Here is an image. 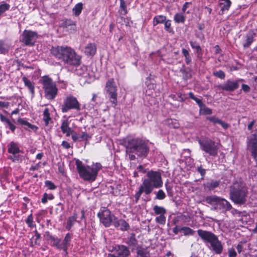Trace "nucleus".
I'll use <instances>...</instances> for the list:
<instances>
[{
	"label": "nucleus",
	"instance_id": "obj_1",
	"mask_svg": "<svg viewBox=\"0 0 257 257\" xmlns=\"http://www.w3.org/2000/svg\"><path fill=\"white\" fill-rule=\"evenodd\" d=\"M123 144L131 160L136 159V155L139 157L146 158L150 150L148 144L139 138L127 137L123 140Z\"/></svg>",
	"mask_w": 257,
	"mask_h": 257
},
{
	"label": "nucleus",
	"instance_id": "obj_2",
	"mask_svg": "<svg viewBox=\"0 0 257 257\" xmlns=\"http://www.w3.org/2000/svg\"><path fill=\"white\" fill-rule=\"evenodd\" d=\"M51 54L58 59L62 60L69 65H78L81 58L75 51L69 47H53L51 49Z\"/></svg>",
	"mask_w": 257,
	"mask_h": 257
},
{
	"label": "nucleus",
	"instance_id": "obj_3",
	"mask_svg": "<svg viewBox=\"0 0 257 257\" xmlns=\"http://www.w3.org/2000/svg\"><path fill=\"white\" fill-rule=\"evenodd\" d=\"M76 169L80 177L84 181L93 182L96 178L98 171L101 169L102 166L99 163L92 164L91 166H84L79 160H76Z\"/></svg>",
	"mask_w": 257,
	"mask_h": 257
},
{
	"label": "nucleus",
	"instance_id": "obj_4",
	"mask_svg": "<svg viewBox=\"0 0 257 257\" xmlns=\"http://www.w3.org/2000/svg\"><path fill=\"white\" fill-rule=\"evenodd\" d=\"M247 195V188L242 183L236 182L230 187V198L235 204H244L246 201Z\"/></svg>",
	"mask_w": 257,
	"mask_h": 257
},
{
	"label": "nucleus",
	"instance_id": "obj_5",
	"mask_svg": "<svg viewBox=\"0 0 257 257\" xmlns=\"http://www.w3.org/2000/svg\"><path fill=\"white\" fill-rule=\"evenodd\" d=\"M198 235L204 241L210 244V249L216 254H221L223 250V245L217 237L210 231L199 229L197 230Z\"/></svg>",
	"mask_w": 257,
	"mask_h": 257
},
{
	"label": "nucleus",
	"instance_id": "obj_6",
	"mask_svg": "<svg viewBox=\"0 0 257 257\" xmlns=\"http://www.w3.org/2000/svg\"><path fill=\"white\" fill-rule=\"evenodd\" d=\"M205 201L212 206L211 210H221L222 212L225 213L232 208L231 205L228 201L216 195L207 196Z\"/></svg>",
	"mask_w": 257,
	"mask_h": 257
},
{
	"label": "nucleus",
	"instance_id": "obj_7",
	"mask_svg": "<svg viewBox=\"0 0 257 257\" xmlns=\"http://www.w3.org/2000/svg\"><path fill=\"white\" fill-rule=\"evenodd\" d=\"M147 178L145 179L142 184L148 187V189L152 192L154 188H160L163 185L161 174L157 171H150L147 173Z\"/></svg>",
	"mask_w": 257,
	"mask_h": 257
},
{
	"label": "nucleus",
	"instance_id": "obj_8",
	"mask_svg": "<svg viewBox=\"0 0 257 257\" xmlns=\"http://www.w3.org/2000/svg\"><path fill=\"white\" fill-rule=\"evenodd\" d=\"M41 82L45 92V96L49 100L54 99L58 93V88L55 82L47 76L42 78Z\"/></svg>",
	"mask_w": 257,
	"mask_h": 257
},
{
	"label": "nucleus",
	"instance_id": "obj_9",
	"mask_svg": "<svg viewBox=\"0 0 257 257\" xmlns=\"http://www.w3.org/2000/svg\"><path fill=\"white\" fill-rule=\"evenodd\" d=\"M198 143L201 150L212 157L218 155L219 144L210 139L198 140Z\"/></svg>",
	"mask_w": 257,
	"mask_h": 257
},
{
	"label": "nucleus",
	"instance_id": "obj_10",
	"mask_svg": "<svg viewBox=\"0 0 257 257\" xmlns=\"http://www.w3.org/2000/svg\"><path fill=\"white\" fill-rule=\"evenodd\" d=\"M105 90L110 102L115 107L117 104V88L113 78L108 79L106 82Z\"/></svg>",
	"mask_w": 257,
	"mask_h": 257
},
{
	"label": "nucleus",
	"instance_id": "obj_11",
	"mask_svg": "<svg viewBox=\"0 0 257 257\" xmlns=\"http://www.w3.org/2000/svg\"><path fill=\"white\" fill-rule=\"evenodd\" d=\"M80 110V104L76 97L69 95L66 97L61 106V111L63 113H66L70 109Z\"/></svg>",
	"mask_w": 257,
	"mask_h": 257
},
{
	"label": "nucleus",
	"instance_id": "obj_12",
	"mask_svg": "<svg viewBox=\"0 0 257 257\" xmlns=\"http://www.w3.org/2000/svg\"><path fill=\"white\" fill-rule=\"evenodd\" d=\"M257 130L247 137L246 145L247 150L251 153V155L257 161Z\"/></svg>",
	"mask_w": 257,
	"mask_h": 257
},
{
	"label": "nucleus",
	"instance_id": "obj_13",
	"mask_svg": "<svg viewBox=\"0 0 257 257\" xmlns=\"http://www.w3.org/2000/svg\"><path fill=\"white\" fill-rule=\"evenodd\" d=\"M38 38L36 32L30 30H25L22 35V42L26 45H33Z\"/></svg>",
	"mask_w": 257,
	"mask_h": 257
},
{
	"label": "nucleus",
	"instance_id": "obj_14",
	"mask_svg": "<svg viewBox=\"0 0 257 257\" xmlns=\"http://www.w3.org/2000/svg\"><path fill=\"white\" fill-rule=\"evenodd\" d=\"M98 216L99 217L100 222L105 227L109 226L111 223H113V220L115 218L108 210H103L101 214L98 213Z\"/></svg>",
	"mask_w": 257,
	"mask_h": 257
},
{
	"label": "nucleus",
	"instance_id": "obj_15",
	"mask_svg": "<svg viewBox=\"0 0 257 257\" xmlns=\"http://www.w3.org/2000/svg\"><path fill=\"white\" fill-rule=\"evenodd\" d=\"M239 80H227L224 84L219 85L218 87L222 90L233 91L239 87Z\"/></svg>",
	"mask_w": 257,
	"mask_h": 257
},
{
	"label": "nucleus",
	"instance_id": "obj_16",
	"mask_svg": "<svg viewBox=\"0 0 257 257\" xmlns=\"http://www.w3.org/2000/svg\"><path fill=\"white\" fill-rule=\"evenodd\" d=\"M45 239L51 245L61 249V239L50 234L49 232L47 231L44 234Z\"/></svg>",
	"mask_w": 257,
	"mask_h": 257
},
{
	"label": "nucleus",
	"instance_id": "obj_17",
	"mask_svg": "<svg viewBox=\"0 0 257 257\" xmlns=\"http://www.w3.org/2000/svg\"><path fill=\"white\" fill-rule=\"evenodd\" d=\"M8 152L9 153L13 155V156H11L9 158L13 162L19 161V157L18 156H16V155L20 152V150L19 149L18 146L16 143L14 142H11L8 145Z\"/></svg>",
	"mask_w": 257,
	"mask_h": 257
},
{
	"label": "nucleus",
	"instance_id": "obj_18",
	"mask_svg": "<svg viewBox=\"0 0 257 257\" xmlns=\"http://www.w3.org/2000/svg\"><path fill=\"white\" fill-rule=\"evenodd\" d=\"M114 253L117 257H128L130 255V251L125 246L123 245H117L114 247Z\"/></svg>",
	"mask_w": 257,
	"mask_h": 257
},
{
	"label": "nucleus",
	"instance_id": "obj_19",
	"mask_svg": "<svg viewBox=\"0 0 257 257\" xmlns=\"http://www.w3.org/2000/svg\"><path fill=\"white\" fill-rule=\"evenodd\" d=\"M113 225L117 228H119L122 231L127 230L130 228V225L123 219H117L115 218L113 220Z\"/></svg>",
	"mask_w": 257,
	"mask_h": 257
},
{
	"label": "nucleus",
	"instance_id": "obj_20",
	"mask_svg": "<svg viewBox=\"0 0 257 257\" xmlns=\"http://www.w3.org/2000/svg\"><path fill=\"white\" fill-rule=\"evenodd\" d=\"M69 121L68 119L63 120L62 121L61 129L63 134H65L67 137H69L72 133L71 128L69 126Z\"/></svg>",
	"mask_w": 257,
	"mask_h": 257
},
{
	"label": "nucleus",
	"instance_id": "obj_21",
	"mask_svg": "<svg viewBox=\"0 0 257 257\" xmlns=\"http://www.w3.org/2000/svg\"><path fill=\"white\" fill-rule=\"evenodd\" d=\"M96 52V46L94 43L88 44L84 49L85 54L88 56H93Z\"/></svg>",
	"mask_w": 257,
	"mask_h": 257
},
{
	"label": "nucleus",
	"instance_id": "obj_22",
	"mask_svg": "<svg viewBox=\"0 0 257 257\" xmlns=\"http://www.w3.org/2000/svg\"><path fill=\"white\" fill-rule=\"evenodd\" d=\"M71 135L72 139L74 142L87 141L89 138V135L85 132H82L81 134L72 133Z\"/></svg>",
	"mask_w": 257,
	"mask_h": 257
},
{
	"label": "nucleus",
	"instance_id": "obj_23",
	"mask_svg": "<svg viewBox=\"0 0 257 257\" xmlns=\"http://www.w3.org/2000/svg\"><path fill=\"white\" fill-rule=\"evenodd\" d=\"M147 186H146L144 184H141L140 187L139 191L135 194V202L137 203L138 200L140 199V197L143 193H145L146 194L148 195L150 194L151 192H150V190L148 189Z\"/></svg>",
	"mask_w": 257,
	"mask_h": 257
},
{
	"label": "nucleus",
	"instance_id": "obj_24",
	"mask_svg": "<svg viewBox=\"0 0 257 257\" xmlns=\"http://www.w3.org/2000/svg\"><path fill=\"white\" fill-rule=\"evenodd\" d=\"M79 65H77V67L75 70L76 74L84 78L89 77V74L87 72V67L85 66H80Z\"/></svg>",
	"mask_w": 257,
	"mask_h": 257
},
{
	"label": "nucleus",
	"instance_id": "obj_25",
	"mask_svg": "<svg viewBox=\"0 0 257 257\" xmlns=\"http://www.w3.org/2000/svg\"><path fill=\"white\" fill-rule=\"evenodd\" d=\"M207 119L213 123L214 124H219L222 126L223 128L225 129L227 128L229 126L228 124L227 123L223 121L222 120L219 119V118L214 116H208L207 117Z\"/></svg>",
	"mask_w": 257,
	"mask_h": 257
},
{
	"label": "nucleus",
	"instance_id": "obj_26",
	"mask_svg": "<svg viewBox=\"0 0 257 257\" xmlns=\"http://www.w3.org/2000/svg\"><path fill=\"white\" fill-rule=\"evenodd\" d=\"M71 239V236L69 233H67L64 240L62 241L61 240V249H62L66 250L68 246L69 245Z\"/></svg>",
	"mask_w": 257,
	"mask_h": 257
},
{
	"label": "nucleus",
	"instance_id": "obj_27",
	"mask_svg": "<svg viewBox=\"0 0 257 257\" xmlns=\"http://www.w3.org/2000/svg\"><path fill=\"white\" fill-rule=\"evenodd\" d=\"M77 218V215L76 213H74L73 215L70 216L68 218L67 221V225L66 226V228L68 230H70L71 228L73 226V225L76 222V219Z\"/></svg>",
	"mask_w": 257,
	"mask_h": 257
},
{
	"label": "nucleus",
	"instance_id": "obj_28",
	"mask_svg": "<svg viewBox=\"0 0 257 257\" xmlns=\"http://www.w3.org/2000/svg\"><path fill=\"white\" fill-rule=\"evenodd\" d=\"M22 80L25 85L29 88L31 93L33 94L35 92V87L33 83L25 76L22 78Z\"/></svg>",
	"mask_w": 257,
	"mask_h": 257
},
{
	"label": "nucleus",
	"instance_id": "obj_29",
	"mask_svg": "<svg viewBox=\"0 0 257 257\" xmlns=\"http://www.w3.org/2000/svg\"><path fill=\"white\" fill-rule=\"evenodd\" d=\"M219 184V181L211 180L207 182L204 184V187L209 190H212L218 186Z\"/></svg>",
	"mask_w": 257,
	"mask_h": 257
},
{
	"label": "nucleus",
	"instance_id": "obj_30",
	"mask_svg": "<svg viewBox=\"0 0 257 257\" xmlns=\"http://www.w3.org/2000/svg\"><path fill=\"white\" fill-rule=\"evenodd\" d=\"M166 123L171 128H178L180 126L179 121L176 119H167Z\"/></svg>",
	"mask_w": 257,
	"mask_h": 257
},
{
	"label": "nucleus",
	"instance_id": "obj_31",
	"mask_svg": "<svg viewBox=\"0 0 257 257\" xmlns=\"http://www.w3.org/2000/svg\"><path fill=\"white\" fill-rule=\"evenodd\" d=\"M43 119L45 122V125H48L50 122L52 120L51 117H50V114L49 112V109L48 108H46L43 113Z\"/></svg>",
	"mask_w": 257,
	"mask_h": 257
},
{
	"label": "nucleus",
	"instance_id": "obj_32",
	"mask_svg": "<svg viewBox=\"0 0 257 257\" xmlns=\"http://www.w3.org/2000/svg\"><path fill=\"white\" fill-rule=\"evenodd\" d=\"M166 17L163 15H159L155 17L153 20V26H155L159 24L164 23Z\"/></svg>",
	"mask_w": 257,
	"mask_h": 257
},
{
	"label": "nucleus",
	"instance_id": "obj_33",
	"mask_svg": "<svg viewBox=\"0 0 257 257\" xmlns=\"http://www.w3.org/2000/svg\"><path fill=\"white\" fill-rule=\"evenodd\" d=\"M230 5V0H220L219 6L222 12L225 10H228Z\"/></svg>",
	"mask_w": 257,
	"mask_h": 257
},
{
	"label": "nucleus",
	"instance_id": "obj_34",
	"mask_svg": "<svg viewBox=\"0 0 257 257\" xmlns=\"http://www.w3.org/2000/svg\"><path fill=\"white\" fill-rule=\"evenodd\" d=\"M153 210L154 211L155 214L158 216L165 215L166 213V210L164 207L159 206L157 205L154 206Z\"/></svg>",
	"mask_w": 257,
	"mask_h": 257
},
{
	"label": "nucleus",
	"instance_id": "obj_35",
	"mask_svg": "<svg viewBox=\"0 0 257 257\" xmlns=\"http://www.w3.org/2000/svg\"><path fill=\"white\" fill-rule=\"evenodd\" d=\"M83 9V4L81 3H79L75 5L73 9V14L76 16H79L81 13Z\"/></svg>",
	"mask_w": 257,
	"mask_h": 257
},
{
	"label": "nucleus",
	"instance_id": "obj_36",
	"mask_svg": "<svg viewBox=\"0 0 257 257\" xmlns=\"http://www.w3.org/2000/svg\"><path fill=\"white\" fill-rule=\"evenodd\" d=\"M174 20L177 23H183L185 20V16L183 13H177L174 16Z\"/></svg>",
	"mask_w": 257,
	"mask_h": 257
},
{
	"label": "nucleus",
	"instance_id": "obj_37",
	"mask_svg": "<svg viewBox=\"0 0 257 257\" xmlns=\"http://www.w3.org/2000/svg\"><path fill=\"white\" fill-rule=\"evenodd\" d=\"M10 8V5L9 4L3 2L0 5V16Z\"/></svg>",
	"mask_w": 257,
	"mask_h": 257
},
{
	"label": "nucleus",
	"instance_id": "obj_38",
	"mask_svg": "<svg viewBox=\"0 0 257 257\" xmlns=\"http://www.w3.org/2000/svg\"><path fill=\"white\" fill-rule=\"evenodd\" d=\"M137 254L139 257H150L149 253L145 248H140L138 249Z\"/></svg>",
	"mask_w": 257,
	"mask_h": 257
},
{
	"label": "nucleus",
	"instance_id": "obj_39",
	"mask_svg": "<svg viewBox=\"0 0 257 257\" xmlns=\"http://www.w3.org/2000/svg\"><path fill=\"white\" fill-rule=\"evenodd\" d=\"M10 46L9 45L3 41H0V53L2 54H5L7 53L9 49Z\"/></svg>",
	"mask_w": 257,
	"mask_h": 257
},
{
	"label": "nucleus",
	"instance_id": "obj_40",
	"mask_svg": "<svg viewBox=\"0 0 257 257\" xmlns=\"http://www.w3.org/2000/svg\"><path fill=\"white\" fill-rule=\"evenodd\" d=\"M119 12L121 15H125L127 13L126 6L124 0H120Z\"/></svg>",
	"mask_w": 257,
	"mask_h": 257
},
{
	"label": "nucleus",
	"instance_id": "obj_41",
	"mask_svg": "<svg viewBox=\"0 0 257 257\" xmlns=\"http://www.w3.org/2000/svg\"><path fill=\"white\" fill-rule=\"evenodd\" d=\"M200 112L203 114H210L212 113V110L203 104L200 107Z\"/></svg>",
	"mask_w": 257,
	"mask_h": 257
},
{
	"label": "nucleus",
	"instance_id": "obj_42",
	"mask_svg": "<svg viewBox=\"0 0 257 257\" xmlns=\"http://www.w3.org/2000/svg\"><path fill=\"white\" fill-rule=\"evenodd\" d=\"M155 221L159 224L164 225L166 223V217L165 215H158L156 217Z\"/></svg>",
	"mask_w": 257,
	"mask_h": 257
},
{
	"label": "nucleus",
	"instance_id": "obj_43",
	"mask_svg": "<svg viewBox=\"0 0 257 257\" xmlns=\"http://www.w3.org/2000/svg\"><path fill=\"white\" fill-rule=\"evenodd\" d=\"M127 243L130 245L136 246L137 244V241L135 237V234H132L128 238Z\"/></svg>",
	"mask_w": 257,
	"mask_h": 257
},
{
	"label": "nucleus",
	"instance_id": "obj_44",
	"mask_svg": "<svg viewBox=\"0 0 257 257\" xmlns=\"http://www.w3.org/2000/svg\"><path fill=\"white\" fill-rule=\"evenodd\" d=\"M54 198V196L52 194H48L46 193H45L43 194V197L42 198V202L44 204H45L47 202L48 199L52 200Z\"/></svg>",
	"mask_w": 257,
	"mask_h": 257
},
{
	"label": "nucleus",
	"instance_id": "obj_45",
	"mask_svg": "<svg viewBox=\"0 0 257 257\" xmlns=\"http://www.w3.org/2000/svg\"><path fill=\"white\" fill-rule=\"evenodd\" d=\"M181 230L185 235H193L194 232L193 230L188 227H184L182 228Z\"/></svg>",
	"mask_w": 257,
	"mask_h": 257
},
{
	"label": "nucleus",
	"instance_id": "obj_46",
	"mask_svg": "<svg viewBox=\"0 0 257 257\" xmlns=\"http://www.w3.org/2000/svg\"><path fill=\"white\" fill-rule=\"evenodd\" d=\"M166 197V195L162 190H159L157 194L156 198L159 200H163Z\"/></svg>",
	"mask_w": 257,
	"mask_h": 257
},
{
	"label": "nucleus",
	"instance_id": "obj_47",
	"mask_svg": "<svg viewBox=\"0 0 257 257\" xmlns=\"http://www.w3.org/2000/svg\"><path fill=\"white\" fill-rule=\"evenodd\" d=\"M191 5L192 3L190 2L185 3L182 7V12L184 13H186L187 14H189L190 11L188 9Z\"/></svg>",
	"mask_w": 257,
	"mask_h": 257
},
{
	"label": "nucleus",
	"instance_id": "obj_48",
	"mask_svg": "<svg viewBox=\"0 0 257 257\" xmlns=\"http://www.w3.org/2000/svg\"><path fill=\"white\" fill-rule=\"evenodd\" d=\"M45 186L50 190H54L56 188V186L55 184L50 181H46L45 182Z\"/></svg>",
	"mask_w": 257,
	"mask_h": 257
},
{
	"label": "nucleus",
	"instance_id": "obj_49",
	"mask_svg": "<svg viewBox=\"0 0 257 257\" xmlns=\"http://www.w3.org/2000/svg\"><path fill=\"white\" fill-rule=\"evenodd\" d=\"M253 42V38L250 36L247 37L245 42L243 44V47L244 48H248Z\"/></svg>",
	"mask_w": 257,
	"mask_h": 257
},
{
	"label": "nucleus",
	"instance_id": "obj_50",
	"mask_svg": "<svg viewBox=\"0 0 257 257\" xmlns=\"http://www.w3.org/2000/svg\"><path fill=\"white\" fill-rule=\"evenodd\" d=\"M165 25V30L169 32H171L172 31V29L171 28V21L170 20H165V22H164Z\"/></svg>",
	"mask_w": 257,
	"mask_h": 257
},
{
	"label": "nucleus",
	"instance_id": "obj_51",
	"mask_svg": "<svg viewBox=\"0 0 257 257\" xmlns=\"http://www.w3.org/2000/svg\"><path fill=\"white\" fill-rule=\"evenodd\" d=\"M190 45L193 49H196L197 52H199V51H201V48H200V46L195 42L191 41Z\"/></svg>",
	"mask_w": 257,
	"mask_h": 257
},
{
	"label": "nucleus",
	"instance_id": "obj_52",
	"mask_svg": "<svg viewBox=\"0 0 257 257\" xmlns=\"http://www.w3.org/2000/svg\"><path fill=\"white\" fill-rule=\"evenodd\" d=\"M214 75L219 78H221V79H224V77H225V74L224 73L221 71V70H219V71H216L214 73Z\"/></svg>",
	"mask_w": 257,
	"mask_h": 257
},
{
	"label": "nucleus",
	"instance_id": "obj_53",
	"mask_svg": "<svg viewBox=\"0 0 257 257\" xmlns=\"http://www.w3.org/2000/svg\"><path fill=\"white\" fill-rule=\"evenodd\" d=\"M228 256L229 257H236V252L233 248L228 249Z\"/></svg>",
	"mask_w": 257,
	"mask_h": 257
},
{
	"label": "nucleus",
	"instance_id": "obj_54",
	"mask_svg": "<svg viewBox=\"0 0 257 257\" xmlns=\"http://www.w3.org/2000/svg\"><path fill=\"white\" fill-rule=\"evenodd\" d=\"M0 119L3 122H6L8 124L9 123H10V120L7 118L6 116H5L4 115H3L2 114H0Z\"/></svg>",
	"mask_w": 257,
	"mask_h": 257
},
{
	"label": "nucleus",
	"instance_id": "obj_55",
	"mask_svg": "<svg viewBox=\"0 0 257 257\" xmlns=\"http://www.w3.org/2000/svg\"><path fill=\"white\" fill-rule=\"evenodd\" d=\"M26 223L28 224V225L31 227L33 224V217L32 215H30L28 217L27 220H26Z\"/></svg>",
	"mask_w": 257,
	"mask_h": 257
},
{
	"label": "nucleus",
	"instance_id": "obj_56",
	"mask_svg": "<svg viewBox=\"0 0 257 257\" xmlns=\"http://www.w3.org/2000/svg\"><path fill=\"white\" fill-rule=\"evenodd\" d=\"M165 186L166 190L168 192V194L170 196H172V187L168 184V183H166Z\"/></svg>",
	"mask_w": 257,
	"mask_h": 257
},
{
	"label": "nucleus",
	"instance_id": "obj_57",
	"mask_svg": "<svg viewBox=\"0 0 257 257\" xmlns=\"http://www.w3.org/2000/svg\"><path fill=\"white\" fill-rule=\"evenodd\" d=\"M256 121L255 120H252L247 125V129L249 131H251L253 128V126L255 124Z\"/></svg>",
	"mask_w": 257,
	"mask_h": 257
},
{
	"label": "nucleus",
	"instance_id": "obj_58",
	"mask_svg": "<svg viewBox=\"0 0 257 257\" xmlns=\"http://www.w3.org/2000/svg\"><path fill=\"white\" fill-rule=\"evenodd\" d=\"M62 147L66 149H69L71 147L70 145V144L69 143H68L67 142L65 141L62 142Z\"/></svg>",
	"mask_w": 257,
	"mask_h": 257
},
{
	"label": "nucleus",
	"instance_id": "obj_59",
	"mask_svg": "<svg viewBox=\"0 0 257 257\" xmlns=\"http://www.w3.org/2000/svg\"><path fill=\"white\" fill-rule=\"evenodd\" d=\"M197 171L200 173L202 176H204L206 173L205 170L202 168L201 166L198 168Z\"/></svg>",
	"mask_w": 257,
	"mask_h": 257
},
{
	"label": "nucleus",
	"instance_id": "obj_60",
	"mask_svg": "<svg viewBox=\"0 0 257 257\" xmlns=\"http://www.w3.org/2000/svg\"><path fill=\"white\" fill-rule=\"evenodd\" d=\"M138 171L140 172L143 173H145L146 172L145 169L144 168L143 166L142 165H140L137 168Z\"/></svg>",
	"mask_w": 257,
	"mask_h": 257
},
{
	"label": "nucleus",
	"instance_id": "obj_61",
	"mask_svg": "<svg viewBox=\"0 0 257 257\" xmlns=\"http://www.w3.org/2000/svg\"><path fill=\"white\" fill-rule=\"evenodd\" d=\"M242 89L245 92H248L250 90L249 87L248 85L244 84L242 85Z\"/></svg>",
	"mask_w": 257,
	"mask_h": 257
},
{
	"label": "nucleus",
	"instance_id": "obj_62",
	"mask_svg": "<svg viewBox=\"0 0 257 257\" xmlns=\"http://www.w3.org/2000/svg\"><path fill=\"white\" fill-rule=\"evenodd\" d=\"M193 100L195 101V102L198 104L199 107H200L201 105L203 104L202 100L200 99L195 97Z\"/></svg>",
	"mask_w": 257,
	"mask_h": 257
},
{
	"label": "nucleus",
	"instance_id": "obj_63",
	"mask_svg": "<svg viewBox=\"0 0 257 257\" xmlns=\"http://www.w3.org/2000/svg\"><path fill=\"white\" fill-rule=\"evenodd\" d=\"M9 103L7 102L0 101V107H8Z\"/></svg>",
	"mask_w": 257,
	"mask_h": 257
},
{
	"label": "nucleus",
	"instance_id": "obj_64",
	"mask_svg": "<svg viewBox=\"0 0 257 257\" xmlns=\"http://www.w3.org/2000/svg\"><path fill=\"white\" fill-rule=\"evenodd\" d=\"M182 54L185 57H187L188 56H190L188 50L185 49H182Z\"/></svg>",
	"mask_w": 257,
	"mask_h": 257
}]
</instances>
